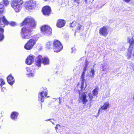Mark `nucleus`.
I'll use <instances>...</instances> for the list:
<instances>
[{
	"mask_svg": "<svg viewBox=\"0 0 134 134\" xmlns=\"http://www.w3.org/2000/svg\"><path fill=\"white\" fill-rule=\"evenodd\" d=\"M88 62L87 61V60H86V62L85 63L84 68L83 69V70L84 71H86V70L87 69V66H88Z\"/></svg>",
	"mask_w": 134,
	"mask_h": 134,
	"instance_id": "obj_26",
	"label": "nucleus"
},
{
	"mask_svg": "<svg viewBox=\"0 0 134 134\" xmlns=\"http://www.w3.org/2000/svg\"><path fill=\"white\" fill-rule=\"evenodd\" d=\"M2 2L6 6L8 5L9 3V1L8 0H3Z\"/></svg>",
	"mask_w": 134,
	"mask_h": 134,
	"instance_id": "obj_25",
	"label": "nucleus"
},
{
	"mask_svg": "<svg viewBox=\"0 0 134 134\" xmlns=\"http://www.w3.org/2000/svg\"><path fill=\"white\" fill-rule=\"evenodd\" d=\"M52 44L51 42H49L46 44V47L48 48H50Z\"/></svg>",
	"mask_w": 134,
	"mask_h": 134,
	"instance_id": "obj_28",
	"label": "nucleus"
},
{
	"mask_svg": "<svg viewBox=\"0 0 134 134\" xmlns=\"http://www.w3.org/2000/svg\"><path fill=\"white\" fill-rule=\"evenodd\" d=\"M54 52H58L62 50L63 46L60 41L56 40L54 41L53 43Z\"/></svg>",
	"mask_w": 134,
	"mask_h": 134,
	"instance_id": "obj_7",
	"label": "nucleus"
},
{
	"mask_svg": "<svg viewBox=\"0 0 134 134\" xmlns=\"http://www.w3.org/2000/svg\"><path fill=\"white\" fill-rule=\"evenodd\" d=\"M42 11L44 15H48L50 13L51 11L50 7L48 6H45L42 8Z\"/></svg>",
	"mask_w": 134,
	"mask_h": 134,
	"instance_id": "obj_13",
	"label": "nucleus"
},
{
	"mask_svg": "<svg viewBox=\"0 0 134 134\" xmlns=\"http://www.w3.org/2000/svg\"><path fill=\"white\" fill-rule=\"evenodd\" d=\"M23 3V0H11L10 2L12 7L16 12L20 11Z\"/></svg>",
	"mask_w": 134,
	"mask_h": 134,
	"instance_id": "obj_2",
	"label": "nucleus"
},
{
	"mask_svg": "<svg viewBox=\"0 0 134 134\" xmlns=\"http://www.w3.org/2000/svg\"><path fill=\"white\" fill-rule=\"evenodd\" d=\"M100 111H99V110L98 111V113L99 114V113Z\"/></svg>",
	"mask_w": 134,
	"mask_h": 134,
	"instance_id": "obj_44",
	"label": "nucleus"
},
{
	"mask_svg": "<svg viewBox=\"0 0 134 134\" xmlns=\"http://www.w3.org/2000/svg\"><path fill=\"white\" fill-rule=\"evenodd\" d=\"M74 1L76 2V3L78 4H79L80 3L79 2V0H74Z\"/></svg>",
	"mask_w": 134,
	"mask_h": 134,
	"instance_id": "obj_39",
	"label": "nucleus"
},
{
	"mask_svg": "<svg viewBox=\"0 0 134 134\" xmlns=\"http://www.w3.org/2000/svg\"><path fill=\"white\" fill-rule=\"evenodd\" d=\"M41 32L46 35H48L52 32V29L48 25H44L41 28Z\"/></svg>",
	"mask_w": 134,
	"mask_h": 134,
	"instance_id": "obj_8",
	"label": "nucleus"
},
{
	"mask_svg": "<svg viewBox=\"0 0 134 134\" xmlns=\"http://www.w3.org/2000/svg\"><path fill=\"white\" fill-rule=\"evenodd\" d=\"M50 120H51V119H49L47 120H46V121H50Z\"/></svg>",
	"mask_w": 134,
	"mask_h": 134,
	"instance_id": "obj_42",
	"label": "nucleus"
},
{
	"mask_svg": "<svg viewBox=\"0 0 134 134\" xmlns=\"http://www.w3.org/2000/svg\"><path fill=\"white\" fill-rule=\"evenodd\" d=\"M27 71V73H29L31 72V71L30 69V68H26Z\"/></svg>",
	"mask_w": 134,
	"mask_h": 134,
	"instance_id": "obj_36",
	"label": "nucleus"
},
{
	"mask_svg": "<svg viewBox=\"0 0 134 134\" xmlns=\"http://www.w3.org/2000/svg\"><path fill=\"white\" fill-rule=\"evenodd\" d=\"M4 5L0 3V14L2 13L4 11Z\"/></svg>",
	"mask_w": 134,
	"mask_h": 134,
	"instance_id": "obj_27",
	"label": "nucleus"
},
{
	"mask_svg": "<svg viewBox=\"0 0 134 134\" xmlns=\"http://www.w3.org/2000/svg\"><path fill=\"white\" fill-rule=\"evenodd\" d=\"M58 127H61L60 125L59 124H57L56 125V126L55 127V129L56 130H58V129L59 128H58Z\"/></svg>",
	"mask_w": 134,
	"mask_h": 134,
	"instance_id": "obj_34",
	"label": "nucleus"
},
{
	"mask_svg": "<svg viewBox=\"0 0 134 134\" xmlns=\"http://www.w3.org/2000/svg\"><path fill=\"white\" fill-rule=\"evenodd\" d=\"M37 40L35 38L30 39L28 41L24 46L25 49L27 50H30L32 49L36 44Z\"/></svg>",
	"mask_w": 134,
	"mask_h": 134,
	"instance_id": "obj_5",
	"label": "nucleus"
},
{
	"mask_svg": "<svg viewBox=\"0 0 134 134\" xmlns=\"http://www.w3.org/2000/svg\"><path fill=\"white\" fill-rule=\"evenodd\" d=\"M42 63L44 65H47L49 64V59L47 57L43 58L41 55H39L37 57L36 59V65L38 67L40 66L41 64L42 59Z\"/></svg>",
	"mask_w": 134,
	"mask_h": 134,
	"instance_id": "obj_4",
	"label": "nucleus"
},
{
	"mask_svg": "<svg viewBox=\"0 0 134 134\" xmlns=\"http://www.w3.org/2000/svg\"><path fill=\"white\" fill-rule=\"evenodd\" d=\"M133 56H134V54H133Z\"/></svg>",
	"mask_w": 134,
	"mask_h": 134,
	"instance_id": "obj_46",
	"label": "nucleus"
},
{
	"mask_svg": "<svg viewBox=\"0 0 134 134\" xmlns=\"http://www.w3.org/2000/svg\"><path fill=\"white\" fill-rule=\"evenodd\" d=\"M1 19L2 22L5 25H7L8 24L9 22L6 19L5 16H3Z\"/></svg>",
	"mask_w": 134,
	"mask_h": 134,
	"instance_id": "obj_23",
	"label": "nucleus"
},
{
	"mask_svg": "<svg viewBox=\"0 0 134 134\" xmlns=\"http://www.w3.org/2000/svg\"><path fill=\"white\" fill-rule=\"evenodd\" d=\"M28 24L33 27H35L36 25V23L35 21V20L32 18H26L21 24L22 26L25 24Z\"/></svg>",
	"mask_w": 134,
	"mask_h": 134,
	"instance_id": "obj_6",
	"label": "nucleus"
},
{
	"mask_svg": "<svg viewBox=\"0 0 134 134\" xmlns=\"http://www.w3.org/2000/svg\"><path fill=\"white\" fill-rule=\"evenodd\" d=\"M7 80L8 83L10 85H12L14 83L15 80L14 77L10 75L7 77Z\"/></svg>",
	"mask_w": 134,
	"mask_h": 134,
	"instance_id": "obj_15",
	"label": "nucleus"
},
{
	"mask_svg": "<svg viewBox=\"0 0 134 134\" xmlns=\"http://www.w3.org/2000/svg\"><path fill=\"white\" fill-rule=\"evenodd\" d=\"M87 0H85V3H87Z\"/></svg>",
	"mask_w": 134,
	"mask_h": 134,
	"instance_id": "obj_41",
	"label": "nucleus"
},
{
	"mask_svg": "<svg viewBox=\"0 0 134 134\" xmlns=\"http://www.w3.org/2000/svg\"><path fill=\"white\" fill-rule=\"evenodd\" d=\"M123 1L126 2V3H128L130 2L131 0H122Z\"/></svg>",
	"mask_w": 134,
	"mask_h": 134,
	"instance_id": "obj_38",
	"label": "nucleus"
},
{
	"mask_svg": "<svg viewBox=\"0 0 134 134\" xmlns=\"http://www.w3.org/2000/svg\"><path fill=\"white\" fill-rule=\"evenodd\" d=\"M47 90L46 89L44 91L41 92L38 95V100H40L42 102H44V99L45 98L44 96L47 97Z\"/></svg>",
	"mask_w": 134,
	"mask_h": 134,
	"instance_id": "obj_10",
	"label": "nucleus"
},
{
	"mask_svg": "<svg viewBox=\"0 0 134 134\" xmlns=\"http://www.w3.org/2000/svg\"><path fill=\"white\" fill-rule=\"evenodd\" d=\"M76 25H77V30H80L82 27V26L81 25L77 23H76Z\"/></svg>",
	"mask_w": 134,
	"mask_h": 134,
	"instance_id": "obj_31",
	"label": "nucleus"
},
{
	"mask_svg": "<svg viewBox=\"0 0 134 134\" xmlns=\"http://www.w3.org/2000/svg\"><path fill=\"white\" fill-rule=\"evenodd\" d=\"M18 113L16 112H13L11 115V118L13 120H15L17 118Z\"/></svg>",
	"mask_w": 134,
	"mask_h": 134,
	"instance_id": "obj_18",
	"label": "nucleus"
},
{
	"mask_svg": "<svg viewBox=\"0 0 134 134\" xmlns=\"http://www.w3.org/2000/svg\"><path fill=\"white\" fill-rule=\"evenodd\" d=\"M101 69L102 71L107 70L109 68L108 66L105 64H101Z\"/></svg>",
	"mask_w": 134,
	"mask_h": 134,
	"instance_id": "obj_19",
	"label": "nucleus"
},
{
	"mask_svg": "<svg viewBox=\"0 0 134 134\" xmlns=\"http://www.w3.org/2000/svg\"><path fill=\"white\" fill-rule=\"evenodd\" d=\"M65 23V20H59L57 24V26L59 27H61L64 26Z\"/></svg>",
	"mask_w": 134,
	"mask_h": 134,
	"instance_id": "obj_16",
	"label": "nucleus"
},
{
	"mask_svg": "<svg viewBox=\"0 0 134 134\" xmlns=\"http://www.w3.org/2000/svg\"><path fill=\"white\" fill-rule=\"evenodd\" d=\"M132 50V49H130L129 48L128 49V52H127V57L128 59H130L131 57Z\"/></svg>",
	"mask_w": 134,
	"mask_h": 134,
	"instance_id": "obj_21",
	"label": "nucleus"
},
{
	"mask_svg": "<svg viewBox=\"0 0 134 134\" xmlns=\"http://www.w3.org/2000/svg\"><path fill=\"white\" fill-rule=\"evenodd\" d=\"M1 18L0 17V25H1Z\"/></svg>",
	"mask_w": 134,
	"mask_h": 134,
	"instance_id": "obj_40",
	"label": "nucleus"
},
{
	"mask_svg": "<svg viewBox=\"0 0 134 134\" xmlns=\"http://www.w3.org/2000/svg\"><path fill=\"white\" fill-rule=\"evenodd\" d=\"M34 57L33 56H29L26 60V63L28 65H31L34 62Z\"/></svg>",
	"mask_w": 134,
	"mask_h": 134,
	"instance_id": "obj_14",
	"label": "nucleus"
},
{
	"mask_svg": "<svg viewBox=\"0 0 134 134\" xmlns=\"http://www.w3.org/2000/svg\"><path fill=\"white\" fill-rule=\"evenodd\" d=\"M94 0H93V1Z\"/></svg>",
	"mask_w": 134,
	"mask_h": 134,
	"instance_id": "obj_48",
	"label": "nucleus"
},
{
	"mask_svg": "<svg viewBox=\"0 0 134 134\" xmlns=\"http://www.w3.org/2000/svg\"><path fill=\"white\" fill-rule=\"evenodd\" d=\"M76 23L75 22H72L70 25V27H74L75 26H76Z\"/></svg>",
	"mask_w": 134,
	"mask_h": 134,
	"instance_id": "obj_32",
	"label": "nucleus"
},
{
	"mask_svg": "<svg viewBox=\"0 0 134 134\" xmlns=\"http://www.w3.org/2000/svg\"><path fill=\"white\" fill-rule=\"evenodd\" d=\"M127 40V42L130 44L129 48H130V49H132L133 47V45H134V39L133 37L131 39H130V37H128Z\"/></svg>",
	"mask_w": 134,
	"mask_h": 134,
	"instance_id": "obj_17",
	"label": "nucleus"
},
{
	"mask_svg": "<svg viewBox=\"0 0 134 134\" xmlns=\"http://www.w3.org/2000/svg\"><path fill=\"white\" fill-rule=\"evenodd\" d=\"M110 95V92H109L108 93H107L106 94V96L107 97H108Z\"/></svg>",
	"mask_w": 134,
	"mask_h": 134,
	"instance_id": "obj_37",
	"label": "nucleus"
},
{
	"mask_svg": "<svg viewBox=\"0 0 134 134\" xmlns=\"http://www.w3.org/2000/svg\"><path fill=\"white\" fill-rule=\"evenodd\" d=\"M51 122H52V124H53V125H54V122H52V121H51Z\"/></svg>",
	"mask_w": 134,
	"mask_h": 134,
	"instance_id": "obj_43",
	"label": "nucleus"
},
{
	"mask_svg": "<svg viewBox=\"0 0 134 134\" xmlns=\"http://www.w3.org/2000/svg\"><path fill=\"white\" fill-rule=\"evenodd\" d=\"M86 71L83 70L81 76V90H79L78 92L80 96L79 98L80 102H82L83 104H85L87 102L88 100L86 96V92H85L82 93V89L83 88L85 81V75Z\"/></svg>",
	"mask_w": 134,
	"mask_h": 134,
	"instance_id": "obj_1",
	"label": "nucleus"
},
{
	"mask_svg": "<svg viewBox=\"0 0 134 134\" xmlns=\"http://www.w3.org/2000/svg\"><path fill=\"white\" fill-rule=\"evenodd\" d=\"M110 107V104L109 102H105L103 105L102 106L99 110V111L102 112L103 110H106L107 108Z\"/></svg>",
	"mask_w": 134,
	"mask_h": 134,
	"instance_id": "obj_12",
	"label": "nucleus"
},
{
	"mask_svg": "<svg viewBox=\"0 0 134 134\" xmlns=\"http://www.w3.org/2000/svg\"><path fill=\"white\" fill-rule=\"evenodd\" d=\"M10 25L12 26H14L16 25V23L14 22H11L10 23Z\"/></svg>",
	"mask_w": 134,
	"mask_h": 134,
	"instance_id": "obj_35",
	"label": "nucleus"
},
{
	"mask_svg": "<svg viewBox=\"0 0 134 134\" xmlns=\"http://www.w3.org/2000/svg\"><path fill=\"white\" fill-rule=\"evenodd\" d=\"M88 95L90 98V100H91L93 98L92 94L91 93H90L88 94Z\"/></svg>",
	"mask_w": 134,
	"mask_h": 134,
	"instance_id": "obj_33",
	"label": "nucleus"
},
{
	"mask_svg": "<svg viewBox=\"0 0 134 134\" xmlns=\"http://www.w3.org/2000/svg\"><path fill=\"white\" fill-rule=\"evenodd\" d=\"M94 0H93V1Z\"/></svg>",
	"mask_w": 134,
	"mask_h": 134,
	"instance_id": "obj_47",
	"label": "nucleus"
},
{
	"mask_svg": "<svg viewBox=\"0 0 134 134\" xmlns=\"http://www.w3.org/2000/svg\"><path fill=\"white\" fill-rule=\"evenodd\" d=\"M21 36L23 39H28L30 38L32 30L25 27L21 29Z\"/></svg>",
	"mask_w": 134,
	"mask_h": 134,
	"instance_id": "obj_3",
	"label": "nucleus"
},
{
	"mask_svg": "<svg viewBox=\"0 0 134 134\" xmlns=\"http://www.w3.org/2000/svg\"><path fill=\"white\" fill-rule=\"evenodd\" d=\"M34 74L31 72L29 73H27L26 74L27 76L28 77H33L34 76Z\"/></svg>",
	"mask_w": 134,
	"mask_h": 134,
	"instance_id": "obj_29",
	"label": "nucleus"
},
{
	"mask_svg": "<svg viewBox=\"0 0 134 134\" xmlns=\"http://www.w3.org/2000/svg\"><path fill=\"white\" fill-rule=\"evenodd\" d=\"M99 33L101 35L106 36L108 34V31L106 27L104 26L101 28L99 30Z\"/></svg>",
	"mask_w": 134,
	"mask_h": 134,
	"instance_id": "obj_11",
	"label": "nucleus"
},
{
	"mask_svg": "<svg viewBox=\"0 0 134 134\" xmlns=\"http://www.w3.org/2000/svg\"><path fill=\"white\" fill-rule=\"evenodd\" d=\"M0 82L1 83L0 84V86H2L3 85L5 84L4 81L2 79H0Z\"/></svg>",
	"mask_w": 134,
	"mask_h": 134,
	"instance_id": "obj_30",
	"label": "nucleus"
},
{
	"mask_svg": "<svg viewBox=\"0 0 134 134\" xmlns=\"http://www.w3.org/2000/svg\"><path fill=\"white\" fill-rule=\"evenodd\" d=\"M99 90V89L98 87H96L94 89L92 92L93 95L94 96H96L97 94L98 93V92Z\"/></svg>",
	"mask_w": 134,
	"mask_h": 134,
	"instance_id": "obj_24",
	"label": "nucleus"
},
{
	"mask_svg": "<svg viewBox=\"0 0 134 134\" xmlns=\"http://www.w3.org/2000/svg\"><path fill=\"white\" fill-rule=\"evenodd\" d=\"M4 32V29L0 27V41L3 40L4 36L3 35Z\"/></svg>",
	"mask_w": 134,
	"mask_h": 134,
	"instance_id": "obj_20",
	"label": "nucleus"
},
{
	"mask_svg": "<svg viewBox=\"0 0 134 134\" xmlns=\"http://www.w3.org/2000/svg\"><path fill=\"white\" fill-rule=\"evenodd\" d=\"M35 5V2L33 0H30L26 3L25 7L27 10L32 9L34 8Z\"/></svg>",
	"mask_w": 134,
	"mask_h": 134,
	"instance_id": "obj_9",
	"label": "nucleus"
},
{
	"mask_svg": "<svg viewBox=\"0 0 134 134\" xmlns=\"http://www.w3.org/2000/svg\"><path fill=\"white\" fill-rule=\"evenodd\" d=\"M95 64L94 65L93 68H91V70L90 71V76L92 78L93 77L94 74V66Z\"/></svg>",
	"mask_w": 134,
	"mask_h": 134,
	"instance_id": "obj_22",
	"label": "nucleus"
},
{
	"mask_svg": "<svg viewBox=\"0 0 134 134\" xmlns=\"http://www.w3.org/2000/svg\"><path fill=\"white\" fill-rule=\"evenodd\" d=\"M59 101L60 102V98H59Z\"/></svg>",
	"mask_w": 134,
	"mask_h": 134,
	"instance_id": "obj_45",
	"label": "nucleus"
}]
</instances>
